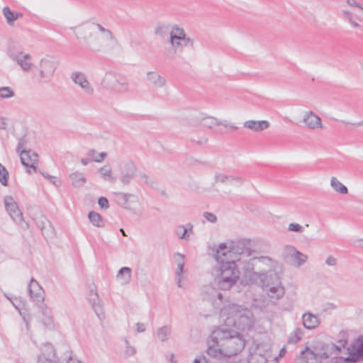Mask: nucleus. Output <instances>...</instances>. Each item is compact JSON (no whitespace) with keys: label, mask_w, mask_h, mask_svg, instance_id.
<instances>
[{"label":"nucleus","mask_w":363,"mask_h":363,"mask_svg":"<svg viewBox=\"0 0 363 363\" xmlns=\"http://www.w3.org/2000/svg\"><path fill=\"white\" fill-rule=\"evenodd\" d=\"M245 340L238 333L218 328L208 340L206 363H235L231 359L245 347Z\"/></svg>","instance_id":"obj_1"},{"label":"nucleus","mask_w":363,"mask_h":363,"mask_svg":"<svg viewBox=\"0 0 363 363\" xmlns=\"http://www.w3.org/2000/svg\"><path fill=\"white\" fill-rule=\"evenodd\" d=\"M227 248L225 243L219 245L213 255L214 258L219 262L220 274L216 279L217 286L221 290L230 289L239 279L240 272L236 267L235 261L227 260L224 258L226 256V252L223 250Z\"/></svg>","instance_id":"obj_2"},{"label":"nucleus","mask_w":363,"mask_h":363,"mask_svg":"<svg viewBox=\"0 0 363 363\" xmlns=\"http://www.w3.org/2000/svg\"><path fill=\"white\" fill-rule=\"evenodd\" d=\"M221 317L228 326H233L238 330H249L253 325L252 313L241 306L230 304L224 307L220 312Z\"/></svg>","instance_id":"obj_3"},{"label":"nucleus","mask_w":363,"mask_h":363,"mask_svg":"<svg viewBox=\"0 0 363 363\" xmlns=\"http://www.w3.org/2000/svg\"><path fill=\"white\" fill-rule=\"evenodd\" d=\"M340 351V347L333 343L320 344L314 347L313 350L306 347L300 354L299 363H320L323 359H326L332 354H337Z\"/></svg>","instance_id":"obj_4"},{"label":"nucleus","mask_w":363,"mask_h":363,"mask_svg":"<svg viewBox=\"0 0 363 363\" xmlns=\"http://www.w3.org/2000/svg\"><path fill=\"white\" fill-rule=\"evenodd\" d=\"M101 85L104 88L117 93H126L130 90L126 78L114 72H107L105 74Z\"/></svg>","instance_id":"obj_5"},{"label":"nucleus","mask_w":363,"mask_h":363,"mask_svg":"<svg viewBox=\"0 0 363 363\" xmlns=\"http://www.w3.org/2000/svg\"><path fill=\"white\" fill-rule=\"evenodd\" d=\"M340 350L341 349L340 348ZM340 351L337 354H332L331 363H355V362L363 361V337H359L352 345L351 348H348V356L346 357H337Z\"/></svg>","instance_id":"obj_6"},{"label":"nucleus","mask_w":363,"mask_h":363,"mask_svg":"<svg viewBox=\"0 0 363 363\" xmlns=\"http://www.w3.org/2000/svg\"><path fill=\"white\" fill-rule=\"evenodd\" d=\"M59 62L53 57H44L40 60L38 65V82L49 83L52 81Z\"/></svg>","instance_id":"obj_7"},{"label":"nucleus","mask_w":363,"mask_h":363,"mask_svg":"<svg viewBox=\"0 0 363 363\" xmlns=\"http://www.w3.org/2000/svg\"><path fill=\"white\" fill-rule=\"evenodd\" d=\"M4 203L7 213L13 221L23 228H28V225L25 222L23 213L13 198L11 196H6L4 199Z\"/></svg>","instance_id":"obj_8"},{"label":"nucleus","mask_w":363,"mask_h":363,"mask_svg":"<svg viewBox=\"0 0 363 363\" xmlns=\"http://www.w3.org/2000/svg\"><path fill=\"white\" fill-rule=\"evenodd\" d=\"M223 252H225L226 255L233 253L248 257L253 252L251 249V240L245 238L233 240L230 242L229 247H227Z\"/></svg>","instance_id":"obj_9"},{"label":"nucleus","mask_w":363,"mask_h":363,"mask_svg":"<svg viewBox=\"0 0 363 363\" xmlns=\"http://www.w3.org/2000/svg\"><path fill=\"white\" fill-rule=\"evenodd\" d=\"M79 34L83 35V40L86 48L91 52L99 51L101 45L98 43V36L94 33L91 26H85L81 28Z\"/></svg>","instance_id":"obj_10"},{"label":"nucleus","mask_w":363,"mask_h":363,"mask_svg":"<svg viewBox=\"0 0 363 363\" xmlns=\"http://www.w3.org/2000/svg\"><path fill=\"white\" fill-rule=\"evenodd\" d=\"M120 179L124 185H128L134 179L138 171L136 164L131 160L125 161L119 165Z\"/></svg>","instance_id":"obj_11"},{"label":"nucleus","mask_w":363,"mask_h":363,"mask_svg":"<svg viewBox=\"0 0 363 363\" xmlns=\"http://www.w3.org/2000/svg\"><path fill=\"white\" fill-rule=\"evenodd\" d=\"M21 160L23 166L30 168L34 172H37L38 168L36 164L38 161V154L32 150L21 151Z\"/></svg>","instance_id":"obj_12"},{"label":"nucleus","mask_w":363,"mask_h":363,"mask_svg":"<svg viewBox=\"0 0 363 363\" xmlns=\"http://www.w3.org/2000/svg\"><path fill=\"white\" fill-rule=\"evenodd\" d=\"M10 57L17 62L24 72H28L33 66L30 62L31 55L30 54H23V52H11L9 54Z\"/></svg>","instance_id":"obj_13"},{"label":"nucleus","mask_w":363,"mask_h":363,"mask_svg":"<svg viewBox=\"0 0 363 363\" xmlns=\"http://www.w3.org/2000/svg\"><path fill=\"white\" fill-rule=\"evenodd\" d=\"M28 292L30 298L33 301L36 303H41L44 301V291L34 278H32L28 284Z\"/></svg>","instance_id":"obj_14"},{"label":"nucleus","mask_w":363,"mask_h":363,"mask_svg":"<svg viewBox=\"0 0 363 363\" xmlns=\"http://www.w3.org/2000/svg\"><path fill=\"white\" fill-rule=\"evenodd\" d=\"M200 124L203 128L207 129H211L216 125H223L225 128H229L233 130L238 129V127L235 125H230L226 121H220L217 118L211 116L203 118L201 120Z\"/></svg>","instance_id":"obj_15"},{"label":"nucleus","mask_w":363,"mask_h":363,"mask_svg":"<svg viewBox=\"0 0 363 363\" xmlns=\"http://www.w3.org/2000/svg\"><path fill=\"white\" fill-rule=\"evenodd\" d=\"M72 79L74 82L80 86V87L87 94L91 95L94 93V89L91 86L84 74L81 72H74L72 74Z\"/></svg>","instance_id":"obj_16"},{"label":"nucleus","mask_w":363,"mask_h":363,"mask_svg":"<svg viewBox=\"0 0 363 363\" xmlns=\"http://www.w3.org/2000/svg\"><path fill=\"white\" fill-rule=\"evenodd\" d=\"M303 122L308 129L315 130L323 128L321 118L313 111H308L305 114Z\"/></svg>","instance_id":"obj_17"},{"label":"nucleus","mask_w":363,"mask_h":363,"mask_svg":"<svg viewBox=\"0 0 363 363\" xmlns=\"http://www.w3.org/2000/svg\"><path fill=\"white\" fill-rule=\"evenodd\" d=\"M253 263L248 262L243 267L244 277L250 284L262 283V274L257 273L253 270Z\"/></svg>","instance_id":"obj_18"},{"label":"nucleus","mask_w":363,"mask_h":363,"mask_svg":"<svg viewBox=\"0 0 363 363\" xmlns=\"http://www.w3.org/2000/svg\"><path fill=\"white\" fill-rule=\"evenodd\" d=\"M263 288L267 287L269 285H277L281 284L279 277L277 273L274 271H269L265 274H262V283Z\"/></svg>","instance_id":"obj_19"},{"label":"nucleus","mask_w":363,"mask_h":363,"mask_svg":"<svg viewBox=\"0 0 363 363\" xmlns=\"http://www.w3.org/2000/svg\"><path fill=\"white\" fill-rule=\"evenodd\" d=\"M185 32L183 28H179L177 26H174L170 33V43L173 47L179 48L182 46V43L176 42V40H181L184 38Z\"/></svg>","instance_id":"obj_20"},{"label":"nucleus","mask_w":363,"mask_h":363,"mask_svg":"<svg viewBox=\"0 0 363 363\" xmlns=\"http://www.w3.org/2000/svg\"><path fill=\"white\" fill-rule=\"evenodd\" d=\"M302 320L304 328L308 330L315 329L320 325L318 317L311 313H304Z\"/></svg>","instance_id":"obj_21"},{"label":"nucleus","mask_w":363,"mask_h":363,"mask_svg":"<svg viewBox=\"0 0 363 363\" xmlns=\"http://www.w3.org/2000/svg\"><path fill=\"white\" fill-rule=\"evenodd\" d=\"M244 127L255 132H259L269 127V123L267 121H247L244 123Z\"/></svg>","instance_id":"obj_22"},{"label":"nucleus","mask_w":363,"mask_h":363,"mask_svg":"<svg viewBox=\"0 0 363 363\" xmlns=\"http://www.w3.org/2000/svg\"><path fill=\"white\" fill-rule=\"evenodd\" d=\"M264 291L267 292V295L272 298L275 299H279L284 294V289L280 284L277 285H269L267 284V287L264 288Z\"/></svg>","instance_id":"obj_23"},{"label":"nucleus","mask_w":363,"mask_h":363,"mask_svg":"<svg viewBox=\"0 0 363 363\" xmlns=\"http://www.w3.org/2000/svg\"><path fill=\"white\" fill-rule=\"evenodd\" d=\"M147 79L156 87L161 88L166 84V79L156 72H148Z\"/></svg>","instance_id":"obj_24"},{"label":"nucleus","mask_w":363,"mask_h":363,"mask_svg":"<svg viewBox=\"0 0 363 363\" xmlns=\"http://www.w3.org/2000/svg\"><path fill=\"white\" fill-rule=\"evenodd\" d=\"M131 269L128 267H123L119 269L116 278L121 280L122 284H128L131 280Z\"/></svg>","instance_id":"obj_25"},{"label":"nucleus","mask_w":363,"mask_h":363,"mask_svg":"<svg viewBox=\"0 0 363 363\" xmlns=\"http://www.w3.org/2000/svg\"><path fill=\"white\" fill-rule=\"evenodd\" d=\"M89 301L91 304L94 311L99 315V312L101 311V301L96 291L91 289L89 295Z\"/></svg>","instance_id":"obj_26"},{"label":"nucleus","mask_w":363,"mask_h":363,"mask_svg":"<svg viewBox=\"0 0 363 363\" xmlns=\"http://www.w3.org/2000/svg\"><path fill=\"white\" fill-rule=\"evenodd\" d=\"M72 184L74 187H81L86 183V178L81 172H74L69 175Z\"/></svg>","instance_id":"obj_27"},{"label":"nucleus","mask_w":363,"mask_h":363,"mask_svg":"<svg viewBox=\"0 0 363 363\" xmlns=\"http://www.w3.org/2000/svg\"><path fill=\"white\" fill-rule=\"evenodd\" d=\"M99 174L101 178L106 181H109L111 183L116 182V178L113 176L112 169L108 166H104L99 169Z\"/></svg>","instance_id":"obj_28"},{"label":"nucleus","mask_w":363,"mask_h":363,"mask_svg":"<svg viewBox=\"0 0 363 363\" xmlns=\"http://www.w3.org/2000/svg\"><path fill=\"white\" fill-rule=\"evenodd\" d=\"M88 217L90 222L98 228H102L104 226V222L102 216L95 211H91L89 213Z\"/></svg>","instance_id":"obj_29"},{"label":"nucleus","mask_w":363,"mask_h":363,"mask_svg":"<svg viewBox=\"0 0 363 363\" xmlns=\"http://www.w3.org/2000/svg\"><path fill=\"white\" fill-rule=\"evenodd\" d=\"M215 180L216 182L225 183L227 182H232L233 180L239 181L240 183L243 182L242 177L233 176H228L221 173H216L215 175Z\"/></svg>","instance_id":"obj_30"},{"label":"nucleus","mask_w":363,"mask_h":363,"mask_svg":"<svg viewBox=\"0 0 363 363\" xmlns=\"http://www.w3.org/2000/svg\"><path fill=\"white\" fill-rule=\"evenodd\" d=\"M303 335V332L301 328H296L294 332H292L288 338V343L289 344H296L299 340H301L302 337Z\"/></svg>","instance_id":"obj_31"},{"label":"nucleus","mask_w":363,"mask_h":363,"mask_svg":"<svg viewBox=\"0 0 363 363\" xmlns=\"http://www.w3.org/2000/svg\"><path fill=\"white\" fill-rule=\"evenodd\" d=\"M330 184L336 191L340 194H346L348 192L347 188L339 182L336 177H332Z\"/></svg>","instance_id":"obj_32"},{"label":"nucleus","mask_w":363,"mask_h":363,"mask_svg":"<svg viewBox=\"0 0 363 363\" xmlns=\"http://www.w3.org/2000/svg\"><path fill=\"white\" fill-rule=\"evenodd\" d=\"M291 252H294V257L298 266L303 264L308 259V256L297 250L293 247H289Z\"/></svg>","instance_id":"obj_33"},{"label":"nucleus","mask_w":363,"mask_h":363,"mask_svg":"<svg viewBox=\"0 0 363 363\" xmlns=\"http://www.w3.org/2000/svg\"><path fill=\"white\" fill-rule=\"evenodd\" d=\"M171 328L167 325L159 328L157 330V337L162 342L168 340V337L170 335Z\"/></svg>","instance_id":"obj_34"},{"label":"nucleus","mask_w":363,"mask_h":363,"mask_svg":"<svg viewBox=\"0 0 363 363\" xmlns=\"http://www.w3.org/2000/svg\"><path fill=\"white\" fill-rule=\"evenodd\" d=\"M3 15L6 19V22L9 26H13L16 21L14 12H13L9 7L5 6L2 10Z\"/></svg>","instance_id":"obj_35"},{"label":"nucleus","mask_w":363,"mask_h":363,"mask_svg":"<svg viewBox=\"0 0 363 363\" xmlns=\"http://www.w3.org/2000/svg\"><path fill=\"white\" fill-rule=\"evenodd\" d=\"M247 363H267V359L263 354L254 353L248 357Z\"/></svg>","instance_id":"obj_36"},{"label":"nucleus","mask_w":363,"mask_h":363,"mask_svg":"<svg viewBox=\"0 0 363 363\" xmlns=\"http://www.w3.org/2000/svg\"><path fill=\"white\" fill-rule=\"evenodd\" d=\"M169 27L165 25H158L155 29V34L163 38L168 35Z\"/></svg>","instance_id":"obj_37"},{"label":"nucleus","mask_w":363,"mask_h":363,"mask_svg":"<svg viewBox=\"0 0 363 363\" xmlns=\"http://www.w3.org/2000/svg\"><path fill=\"white\" fill-rule=\"evenodd\" d=\"M14 91L9 86L0 87V97L9 99L14 96Z\"/></svg>","instance_id":"obj_38"},{"label":"nucleus","mask_w":363,"mask_h":363,"mask_svg":"<svg viewBox=\"0 0 363 363\" xmlns=\"http://www.w3.org/2000/svg\"><path fill=\"white\" fill-rule=\"evenodd\" d=\"M176 234L180 239L188 240L189 238L188 228L184 225H180L177 228Z\"/></svg>","instance_id":"obj_39"},{"label":"nucleus","mask_w":363,"mask_h":363,"mask_svg":"<svg viewBox=\"0 0 363 363\" xmlns=\"http://www.w3.org/2000/svg\"><path fill=\"white\" fill-rule=\"evenodd\" d=\"M9 172L0 163V182L4 186L8 185Z\"/></svg>","instance_id":"obj_40"},{"label":"nucleus","mask_w":363,"mask_h":363,"mask_svg":"<svg viewBox=\"0 0 363 363\" xmlns=\"http://www.w3.org/2000/svg\"><path fill=\"white\" fill-rule=\"evenodd\" d=\"M96 26L98 28V29L99 30V31H101V33L105 34V36L107 39L112 40V41L116 40L115 36L113 35V33L109 29L105 28L104 26H102L101 24H99V23H97Z\"/></svg>","instance_id":"obj_41"},{"label":"nucleus","mask_w":363,"mask_h":363,"mask_svg":"<svg viewBox=\"0 0 363 363\" xmlns=\"http://www.w3.org/2000/svg\"><path fill=\"white\" fill-rule=\"evenodd\" d=\"M184 265V262H179V264H177V271H176V276H177V286L179 287H182L181 276H182V274L183 273Z\"/></svg>","instance_id":"obj_42"},{"label":"nucleus","mask_w":363,"mask_h":363,"mask_svg":"<svg viewBox=\"0 0 363 363\" xmlns=\"http://www.w3.org/2000/svg\"><path fill=\"white\" fill-rule=\"evenodd\" d=\"M184 265V262H179V264H177V271H176V276H177V286L179 287H182L181 276H182V274L183 273Z\"/></svg>","instance_id":"obj_43"},{"label":"nucleus","mask_w":363,"mask_h":363,"mask_svg":"<svg viewBox=\"0 0 363 363\" xmlns=\"http://www.w3.org/2000/svg\"><path fill=\"white\" fill-rule=\"evenodd\" d=\"M44 352L46 353L47 357H55V350L53 346L50 343H46L44 345Z\"/></svg>","instance_id":"obj_44"},{"label":"nucleus","mask_w":363,"mask_h":363,"mask_svg":"<svg viewBox=\"0 0 363 363\" xmlns=\"http://www.w3.org/2000/svg\"><path fill=\"white\" fill-rule=\"evenodd\" d=\"M125 343L126 345V349H125V354L128 357L133 356L136 352V350L134 347H132L130 345L129 342L127 339H125Z\"/></svg>","instance_id":"obj_45"},{"label":"nucleus","mask_w":363,"mask_h":363,"mask_svg":"<svg viewBox=\"0 0 363 363\" xmlns=\"http://www.w3.org/2000/svg\"><path fill=\"white\" fill-rule=\"evenodd\" d=\"M289 230L290 231L302 233L303 231V228L298 223H290L289 225Z\"/></svg>","instance_id":"obj_46"},{"label":"nucleus","mask_w":363,"mask_h":363,"mask_svg":"<svg viewBox=\"0 0 363 363\" xmlns=\"http://www.w3.org/2000/svg\"><path fill=\"white\" fill-rule=\"evenodd\" d=\"M259 261L261 262H263V263H265V262H272L273 260L271 257H268V256H262V257H252V259H250V261L251 262H253L255 261Z\"/></svg>","instance_id":"obj_47"},{"label":"nucleus","mask_w":363,"mask_h":363,"mask_svg":"<svg viewBox=\"0 0 363 363\" xmlns=\"http://www.w3.org/2000/svg\"><path fill=\"white\" fill-rule=\"evenodd\" d=\"M203 217L209 222L214 223L217 221V217L215 214L209 212H204Z\"/></svg>","instance_id":"obj_48"},{"label":"nucleus","mask_w":363,"mask_h":363,"mask_svg":"<svg viewBox=\"0 0 363 363\" xmlns=\"http://www.w3.org/2000/svg\"><path fill=\"white\" fill-rule=\"evenodd\" d=\"M119 196L121 197V199L123 200L122 204L123 205V206L125 208H128V199L130 197L133 196V195L130 194L120 193Z\"/></svg>","instance_id":"obj_49"},{"label":"nucleus","mask_w":363,"mask_h":363,"mask_svg":"<svg viewBox=\"0 0 363 363\" xmlns=\"http://www.w3.org/2000/svg\"><path fill=\"white\" fill-rule=\"evenodd\" d=\"M38 363H52L51 357H47L45 353L39 355Z\"/></svg>","instance_id":"obj_50"},{"label":"nucleus","mask_w":363,"mask_h":363,"mask_svg":"<svg viewBox=\"0 0 363 363\" xmlns=\"http://www.w3.org/2000/svg\"><path fill=\"white\" fill-rule=\"evenodd\" d=\"M99 205L104 208H108L109 207L108 201L106 197H100L98 201Z\"/></svg>","instance_id":"obj_51"},{"label":"nucleus","mask_w":363,"mask_h":363,"mask_svg":"<svg viewBox=\"0 0 363 363\" xmlns=\"http://www.w3.org/2000/svg\"><path fill=\"white\" fill-rule=\"evenodd\" d=\"M325 264L328 266H335L337 264V259L333 256L330 255L326 259Z\"/></svg>","instance_id":"obj_52"},{"label":"nucleus","mask_w":363,"mask_h":363,"mask_svg":"<svg viewBox=\"0 0 363 363\" xmlns=\"http://www.w3.org/2000/svg\"><path fill=\"white\" fill-rule=\"evenodd\" d=\"M106 157V152H101L97 157H92L91 160L96 162H101Z\"/></svg>","instance_id":"obj_53"},{"label":"nucleus","mask_w":363,"mask_h":363,"mask_svg":"<svg viewBox=\"0 0 363 363\" xmlns=\"http://www.w3.org/2000/svg\"><path fill=\"white\" fill-rule=\"evenodd\" d=\"M26 140L25 139V137H22L19 139V141H18V146H17V148H16V151L18 152H20L21 153V149L26 145Z\"/></svg>","instance_id":"obj_54"},{"label":"nucleus","mask_w":363,"mask_h":363,"mask_svg":"<svg viewBox=\"0 0 363 363\" xmlns=\"http://www.w3.org/2000/svg\"><path fill=\"white\" fill-rule=\"evenodd\" d=\"M7 119L4 117H0V129L6 130L8 125Z\"/></svg>","instance_id":"obj_55"},{"label":"nucleus","mask_w":363,"mask_h":363,"mask_svg":"<svg viewBox=\"0 0 363 363\" xmlns=\"http://www.w3.org/2000/svg\"><path fill=\"white\" fill-rule=\"evenodd\" d=\"M181 40L182 45L186 46L189 43L191 45H193V40L191 38H187L186 34L184 35V38L181 39Z\"/></svg>","instance_id":"obj_56"},{"label":"nucleus","mask_w":363,"mask_h":363,"mask_svg":"<svg viewBox=\"0 0 363 363\" xmlns=\"http://www.w3.org/2000/svg\"><path fill=\"white\" fill-rule=\"evenodd\" d=\"M174 257L177 264H179V262H184V256L180 253L174 254Z\"/></svg>","instance_id":"obj_57"},{"label":"nucleus","mask_w":363,"mask_h":363,"mask_svg":"<svg viewBox=\"0 0 363 363\" xmlns=\"http://www.w3.org/2000/svg\"><path fill=\"white\" fill-rule=\"evenodd\" d=\"M347 2L350 6H356L363 10V6L357 3L355 0H347Z\"/></svg>","instance_id":"obj_58"},{"label":"nucleus","mask_w":363,"mask_h":363,"mask_svg":"<svg viewBox=\"0 0 363 363\" xmlns=\"http://www.w3.org/2000/svg\"><path fill=\"white\" fill-rule=\"evenodd\" d=\"M137 331L138 333H143L145 330V326L143 323H138L136 324Z\"/></svg>","instance_id":"obj_59"},{"label":"nucleus","mask_w":363,"mask_h":363,"mask_svg":"<svg viewBox=\"0 0 363 363\" xmlns=\"http://www.w3.org/2000/svg\"><path fill=\"white\" fill-rule=\"evenodd\" d=\"M49 181L56 186H58L60 184V182L57 180L55 177L53 176L49 177Z\"/></svg>","instance_id":"obj_60"},{"label":"nucleus","mask_w":363,"mask_h":363,"mask_svg":"<svg viewBox=\"0 0 363 363\" xmlns=\"http://www.w3.org/2000/svg\"><path fill=\"white\" fill-rule=\"evenodd\" d=\"M87 156L90 157V159H92V157H97L96 156V151L94 149H90L87 153Z\"/></svg>","instance_id":"obj_61"},{"label":"nucleus","mask_w":363,"mask_h":363,"mask_svg":"<svg viewBox=\"0 0 363 363\" xmlns=\"http://www.w3.org/2000/svg\"><path fill=\"white\" fill-rule=\"evenodd\" d=\"M65 363H81V362L78 360L77 358L73 357L72 355H69L68 359L66 360Z\"/></svg>","instance_id":"obj_62"},{"label":"nucleus","mask_w":363,"mask_h":363,"mask_svg":"<svg viewBox=\"0 0 363 363\" xmlns=\"http://www.w3.org/2000/svg\"><path fill=\"white\" fill-rule=\"evenodd\" d=\"M344 15L345 16V17L347 18V19L349 21H351L352 19H353L352 14L349 11H344Z\"/></svg>","instance_id":"obj_63"},{"label":"nucleus","mask_w":363,"mask_h":363,"mask_svg":"<svg viewBox=\"0 0 363 363\" xmlns=\"http://www.w3.org/2000/svg\"><path fill=\"white\" fill-rule=\"evenodd\" d=\"M90 161H92L91 159H86V158H82L81 160V163L83 164V165H87L88 163L90 162Z\"/></svg>","instance_id":"obj_64"}]
</instances>
